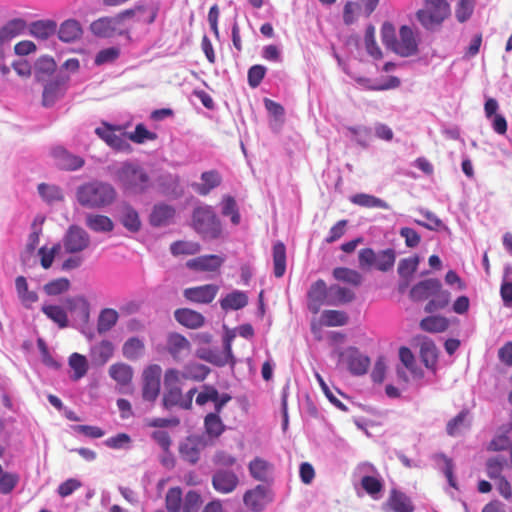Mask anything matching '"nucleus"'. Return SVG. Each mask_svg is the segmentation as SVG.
I'll use <instances>...</instances> for the list:
<instances>
[{
  "mask_svg": "<svg viewBox=\"0 0 512 512\" xmlns=\"http://www.w3.org/2000/svg\"><path fill=\"white\" fill-rule=\"evenodd\" d=\"M111 179L127 196H139L153 185L147 170L137 161L114 162L107 166Z\"/></svg>",
  "mask_w": 512,
  "mask_h": 512,
  "instance_id": "1",
  "label": "nucleus"
},
{
  "mask_svg": "<svg viewBox=\"0 0 512 512\" xmlns=\"http://www.w3.org/2000/svg\"><path fill=\"white\" fill-rule=\"evenodd\" d=\"M76 196L79 204L83 207L102 208L114 201L116 191L109 183L93 181L78 187Z\"/></svg>",
  "mask_w": 512,
  "mask_h": 512,
  "instance_id": "2",
  "label": "nucleus"
},
{
  "mask_svg": "<svg viewBox=\"0 0 512 512\" xmlns=\"http://www.w3.org/2000/svg\"><path fill=\"white\" fill-rule=\"evenodd\" d=\"M359 267L363 270L374 268L387 272L394 267L396 252L392 248L374 251L372 248L361 249L358 253Z\"/></svg>",
  "mask_w": 512,
  "mask_h": 512,
  "instance_id": "3",
  "label": "nucleus"
},
{
  "mask_svg": "<svg viewBox=\"0 0 512 512\" xmlns=\"http://www.w3.org/2000/svg\"><path fill=\"white\" fill-rule=\"evenodd\" d=\"M449 15L447 0H425L424 8L417 12L419 22L427 30L439 27Z\"/></svg>",
  "mask_w": 512,
  "mask_h": 512,
  "instance_id": "4",
  "label": "nucleus"
},
{
  "mask_svg": "<svg viewBox=\"0 0 512 512\" xmlns=\"http://www.w3.org/2000/svg\"><path fill=\"white\" fill-rule=\"evenodd\" d=\"M194 229L204 238L216 239L221 233V223L211 206L205 205L193 211Z\"/></svg>",
  "mask_w": 512,
  "mask_h": 512,
  "instance_id": "5",
  "label": "nucleus"
},
{
  "mask_svg": "<svg viewBox=\"0 0 512 512\" xmlns=\"http://www.w3.org/2000/svg\"><path fill=\"white\" fill-rule=\"evenodd\" d=\"M162 369L157 364L146 367L142 375V398L147 402H155L160 393Z\"/></svg>",
  "mask_w": 512,
  "mask_h": 512,
  "instance_id": "6",
  "label": "nucleus"
},
{
  "mask_svg": "<svg viewBox=\"0 0 512 512\" xmlns=\"http://www.w3.org/2000/svg\"><path fill=\"white\" fill-rule=\"evenodd\" d=\"M89 244V234L77 225H71L62 239L63 248L69 254L82 252L88 248Z\"/></svg>",
  "mask_w": 512,
  "mask_h": 512,
  "instance_id": "7",
  "label": "nucleus"
},
{
  "mask_svg": "<svg viewBox=\"0 0 512 512\" xmlns=\"http://www.w3.org/2000/svg\"><path fill=\"white\" fill-rule=\"evenodd\" d=\"M119 126L111 125L107 122H103L101 126L95 129L96 135L101 138L108 146L117 151H126L130 147L126 133L116 134V131H120Z\"/></svg>",
  "mask_w": 512,
  "mask_h": 512,
  "instance_id": "8",
  "label": "nucleus"
},
{
  "mask_svg": "<svg viewBox=\"0 0 512 512\" xmlns=\"http://www.w3.org/2000/svg\"><path fill=\"white\" fill-rule=\"evenodd\" d=\"M418 52V38L414 30L407 26H401L399 30V39L397 41L394 53L401 57H409Z\"/></svg>",
  "mask_w": 512,
  "mask_h": 512,
  "instance_id": "9",
  "label": "nucleus"
},
{
  "mask_svg": "<svg viewBox=\"0 0 512 512\" xmlns=\"http://www.w3.org/2000/svg\"><path fill=\"white\" fill-rule=\"evenodd\" d=\"M206 445L207 441L203 435H191L180 444L179 452L183 460L195 464Z\"/></svg>",
  "mask_w": 512,
  "mask_h": 512,
  "instance_id": "10",
  "label": "nucleus"
},
{
  "mask_svg": "<svg viewBox=\"0 0 512 512\" xmlns=\"http://www.w3.org/2000/svg\"><path fill=\"white\" fill-rule=\"evenodd\" d=\"M51 156L55 165L62 170L75 171L84 165V160L80 156L70 153L62 146L52 148Z\"/></svg>",
  "mask_w": 512,
  "mask_h": 512,
  "instance_id": "11",
  "label": "nucleus"
},
{
  "mask_svg": "<svg viewBox=\"0 0 512 512\" xmlns=\"http://www.w3.org/2000/svg\"><path fill=\"white\" fill-rule=\"evenodd\" d=\"M385 512H413L414 505L404 492L393 488L385 503L382 505Z\"/></svg>",
  "mask_w": 512,
  "mask_h": 512,
  "instance_id": "12",
  "label": "nucleus"
},
{
  "mask_svg": "<svg viewBox=\"0 0 512 512\" xmlns=\"http://www.w3.org/2000/svg\"><path fill=\"white\" fill-rule=\"evenodd\" d=\"M345 361L349 372L354 376H362L366 374L371 363L370 358L361 353L355 347L347 349Z\"/></svg>",
  "mask_w": 512,
  "mask_h": 512,
  "instance_id": "13",
  "label": "nucleus"
},
{
  "mask_svg": "<svg viewBox=\"0 0 512 512\" xmlns=\"http://www.w3.org/2000/svg\"><path fill=\"white\" fill-rule=\"evenodd\" d=\"M308 309L311 313L317 314L321 306L327 305L328 287L324 280L319 279L313 283L308 291Z\"/></svg>",
  "mask_w": 512,
  "mask_h": 512,
  "instance_id": "14",
  "label": "nucleus"
},
{
  "mask_svg": "<svg viewBox=\"0 0 512 512\" xmlns=\"http://www.w3.org/2000/svg\"><path fill=\"white\" fill-rule=\"evenodd\" d=\"M223 181L222 175L216 169L201 173L200 182L191 184L192 189L200 196H207L212 190L218 188Z\"/></svg>",
  "mask_w": 512,
  "mask_h": 512,
  "instance_id": "15",
  "label": "nucleus"
},
{
  "mask_svg": "<svg viewBox=\"0 0 512 512\" xmlns=\"http://www.w3.org/2000/svg\"><path fill=\"white\" fill-rule=\"evenodd\" d=\"M239 483L237 475L229 470L219 469L212 477L214 489L222 494H228L234 491Z\"/></svg>",
  "mask_w": 512,
  "mask_h": 512,
  "instance_id": "16",
  "label": "nucleus"
},
{
  "mask_svg": "<svg viewBox=\"0 0 512 512\" xmlns=\"http://www.w3.org/2000/svg\"><path fill=\"white\" fill-rule=\"evenodd\" d=\"M68 78L56 77L48 81L43 90V105L51 107L55 102L64 95Z\"/></svg>",
  "mask_w": 512,
  "mask_h": 512,
  "instance_id": "17",
  "label": "nucleus"
},
{
  "mask_svg": "<svg viewBox=\"0 0 512 512\" xmlns=\"http://www.w3.org/2000/svg\"><path fill=\"white\" fill-rule=\"evenodd\" d=\"M243 502L253 512L262 511L268 502V488L264 485H257L246 491Z\"/></svg>",
  "mask_w": 512,
  "mask_h": 512,
  "instance_id": "18",
  "label": "nucleus"
},
{
  "mask_svg": "<svg viewBox=\"0 0 512 512\" xmlns=\"http://www.w3.org/2000/svg\"><path fill=\"white\" fill-rule=\"evenodd\" d=\"M441 282L436 278L422 280L415 284L410 290V298L415 302L431 298L432 295L441 288Z\"/></svg>",
  "mask_w": 512,
  "mask_h": 512,
  "instance_id": "19",
  "label": "nucleus"
},
{
  "mask_svg": "<svg viewBox=\"0 0 512 512\" xmlns=\"http://www.w3.org/2000/svg\"><path fill=\"white\" fill-rule=\"evenodd\" d=\"M119 19L114 17H101L90 25L91 32L99 38H111L115 35Z\"/></svg>",
  "mask_w": 512,
  "mask_h": 512,
  "instance_id": "20",
  "label": "nucleus"
},
{
  "mask_svg": "<svg viewBox=\"0 0 512 512\" xmlns=\"http://www.w3.org/2000/svg\"><path fill=\"white\" fill-rule=\"evenodd\" d=\"M218 287L213 284L185 289L184 296L193 302L210 303L215 298Z\"/></svg>",
  "mask_w": 512,
  "mask_h": 512,
  "instance_id": "21",
  "label": "nucleus"
},
{
  "mask_svg": "<svg viewBox=\"0 0 512 512\" xmlns=\"http://www.w3.org/2000/svg\"><path fill=\"white\" fill-rule=\"evenodd\" d=\"M175 209L165 203L155 204L150 214V224L153 227H163L171 223Z\"/></svg>",
  "mask_w": 512,
  "mask_h": 512,
  "instance_id": "22",
  "label": "nucleus"
},
{
  "mask_svg": "<svg viewBox=\"0 0 512 512\" xmlns=\"http://www.w3.org/2000/svg\"><path fill=\"white\" fill-rule=\"evenodd\" d=\"M67 307L74 318L82 324L88 323L90 319V304L83 296L67 300Z\"/></svg>",
  "mask_w": 512,
  "mask_h": 512,
  "instance_id": "23",
  "label": "nucleus"
},
{
  "mask_svg": "<svg viewBox=\"0 0 512 512\" xmlns=\"http://www.w3.org/2000/svg\"><path fill=\"white\" fill-rule=\"evenodd\" d=\"M223 258L218 255H205L187 262V267L198 271H216L223 263Z\"/></svg>",
  "mask_w": 512,
  "mask_h": 512,
  "instance_id": "24",
  "label": "nucleus"
},
{
  "mask_svg": "<svg viewBox=\"0 0 512 512\" xmlns=\"http://www.w3.org/2000/svg\"><path fill=\"white\" fill-rule=\"evenodd\" d=\"M355 297L354 292L346 287L333 284L328 287L327 306H339L351 302Z\"/></svg>",
  "mask_w": 512,
  "mask_h": 512,
  "instance_id": "25",
  "label": "nucleus"
},
{
  "mask_svg": "<svg viewBox=\"0 0 512 512\" xmlns=\"http://www.w3.org/2000/svg\"><path fill=\"white\" fill-rule=\"evenodd\" d=\"M15 289L21 304L27 309L31 308L39 299L36 291H30L28 289V283L24 276L16 277Z\"/></svg>",
  "mask_w": 512,
  "mask_h": 512,
  "instance_id": "26",
  "label": "nucleus"
},
{
  "mask_svg": "<svg viewBox=\"0 0 512 512\" xmlns=\"http://www.w3.org/2000/svg\"><path fill=\"white\" fill-rule=\"evenodd\" d=\"M174 317L181 325L190 329H197L204 324L202 314L188 308L177 309Z\"/></svg>",
  "mask_w": 512,
  "mask_h": 512,
  "instance_id": "27",
  "label": "nucleus"
},
{
  "mask_svg": "<svg viewBox=\"0 0 512 512\" xmlns=\"http://www.w3.org/2000/svg\"><path fill=\"white\" fill-rule=\"evenodd\" d=\"M82 35V28L77 20L69 19L64 21L58 31L59 39L63 42H74Z\"/></svg>",
  "mask_w": 512,
  "mask_h": 512,
  "instance_id": "28",
  "label": "nucleus"
},
{
  "mask_svg": "<svg viewBox=\"0 0 512 512\" xmlns=\"http://www.w3.org/2000/svg\"><path fill=\"white\" fill-rule=\"evenodd\" d=\"M360 485L373 500L382 498L384 481L381 474H377L373 477H365L360 481Z\"/></svg>",
  "mask_w": 512,
  "mask_h": 512,
  "instance_id": "29",
  "label": "nucleus"
},
{
  "mask_svg": "<svg viewBox=\"0 0 512 512\" xmlns=\"http://www.w3.org/2000/svg\"><path fill=\"white\" fill-rule=\"evenodd\" d=\"M114 346L109 340L101 342L91 347V357L94 363L104 365L113 355Z\"/></svg>",
  "mask_w": 512,
  "mask_h": 512,
  "instance_id": "30",
  "label": "nucleus"
},
{
  "mask_svg": "<svg viewBox=\"0 0 512 512\" xmlns=\"http://www.w3.org/2000/svg\"><path fill=\"white\" fill-rule=\"evenodd\" d=\"M469 412L462 410L454 418L448 421L446 426L447 434L450 436H459L470 427L468 419Z\"/></svg>",
  "mask_w": 512,
  "mask_h": 512,
  "instance_id": "31",
  "label": "nucleus"
},
{
  "mask_svg": "<svg viewBox=\"0 0 512 512\" xmlns=\"http://www.w3.org/2000/svg\"><path fill=\"white\" fill-rule=\"evenodd\" d=\"M248 303V297L245 292L234 290L221 299L220 304L223 310H239Z\"/></svg>",
  "mask_w": 512,
  "mask_h": 512,
  "instance_id": "32",
  "label": "nucleus"
},
{
  "mask_svg": "<svg viewBox=\"0 0 512 512\" xmlns=\"http://www.w3.org/2000/svg\"><path fill=\"white\" fill-rule=\"evenodd\" d=\"M85 223L94 232H111L114 228L112 220L105 215L87 214Z\"/></svg>",
  "mask_w": 512,
  "mask_h": 512,
  "instance_id": "33",
  "label": "nucleus"
},
{
  "mask_svg": "<svg viewBox=\"0 0 512 512\" xmlns=\"http://www.w3.org/2000/svg\"><path fill=\"white\" fill-rule=\"evenodd\" d=\"M167 347L169 353L173 358H179L184 352H189L190 343L189 341L178 333H172L168 336Z\"/></svg>",
  "mask_w": 512,
  "mask_h": 512,
  "instance_id": "34",
  "label": "nucleus"
},
{
  "mask_svg": "<svg viewBox=\"0 0 512 512\" xmlns=\"http://www.w3.org/2000/svg\"><path fill=\"white\" fill-rule=\"evenodd\" d=\"M273 273L275 277L281 278L286 271V247L278 241L273 245Z\"/></svg>",
  "mask_w": 512,
  "mask_h": 512,
  "instance_id": "35",
  "label": "nucleus"
},
{
  "mask_svg": "<svg viewBox=\"0 0 512 512\" xmlns=\"http://www.w3.org/2000/svg\"><path fill=\"white\" fill-rule=\"evenodd\" d=\"M350 201L358 206L366 207V208H380V209H389L390 206L387 202L378 198L374 195L366 194V193H358L350 197Z\"/></svg>",
  "mask_w": 512,
  "mask_h": 512,
  "instance_id": "36",
  "label": "nucleus"
},
{
  "mask_svg": "<svg viewBox=\"0 0 512 512\" xmlns=\"http://www.w3.org/2000/svg\"><path fill=\"white\" fill-rule=\"evenodd\" d=\"M109 375L119 385L125 386L131 382L133 377V370L128 364L116 363L110 366Z\"/></svg>",
  "mask_w": 512,
  "mask_h": 512,
  "instance_id": "37",
  "label": "nucleus"
},
{
  "mask_svg": "<svg viewBox=\"0 0 512 512\" xmlns=\"http://www.w3.org/2000/svg\"><path fill=\"white\" fill-rule=\"evenodd\" d=\"M37 190L42 200L49 205L58 203L64 198L61 188L54 184L41 183Z\"/></svg>",
  "mask_w": 512,
  "mask_h": 512,
  "instance_id": "38",
  "label": "nucleus"
},
{
  "mask_svg": "<svg viewBox=\"0 0 512 512\" xmlns=\"http://www.w3.org/2000/svg\"><path fill=\"white\" fill-rule=\"evenodd\" d=\"M41 311L47 316L48 319L58 325L59 328L68 326V316L64 308L59 305L44 304Z\"/></svg>",
  "mask_w": 512,
  "mask_h": 512,
  "instance_id": "39",
  "label": "nucleus"
},
{
  "mask_svg": "<svg viewBox=\"0 0 512 512\" xmlns=\"http://www.w3.org/2000/svg\"><path fill=\"white\" fill-rule=\"evenodd\" d=\"M248 468L252 478L263 482L268 479L272 465L268 461L256 457L249 463Z\"/></svg>",
  "mask_w": 512,
  "mask_h": 512,
  "instance_id": "40",
  "label": "nucleus"
},
{
  "mask_svg": "<svg viewBox=\"0 0 512 512\" xmlns=\"http://www.w3.org/2000/svg\"><path fill=\"white\" fill-rule=\"evenodd\" d=\"M449 302L450 292L443 290L442 287L438 288V291L432 295L431 299L425 305L424 311L426 313H433L442 310L448 306Z\"/></svg>",
  "mask_w": 512,
  "mask_h": 512,
  "instance_id": "41",
  "label": "nucleus"
},
{
  "mask_svg": "<svg viewBox=\"0 0 512 512\" xmlns=\"http://www.w3.org/2000/svg\"><path fill=\"white\" fill-rule=\"evenodd\" d=\"M57 29V25L52 20H38L30 25V33L39 39H47L52 36Z\"/></svg>",
  "mask_w": 512,
  "mask_h": 512,
  "instance_id": "42",
  "label": "nucleus"
},
{
  "mask_svg": "<svg viewBox=\"0 0 512 512\" xmlns=\"http://www.w3.org/2000/svg\"><path fill=\"white\" fill-rule=\"evenodd\" d=\"M449 326L448 320L443 316H428L420 321V328L430 333L444 332Z\"/></svg>",
  "mask_w": 512,
  "mask_h": 512,
  "instance_id": "43",
  "label": "nucleus"
},
{
  "mask_svg": "<svg viewBox=\"0 0 512 512\" xmlns=\"http://www.w3.org/2000/svg\"><path fill=\"white\" fill-rule=\"evenodd\" d=\"M118 319L119 314L116 310L111 308L101 310L97 323L98 332L103 334L110 331L116 325Z\"/></svg>",
  "mask_w": 512,
  "mask_h": 512,
  "instance_id": "44",
  "label": "nucleus"
},
{
  "mask_svg": "<svg viewBox=\"0 0 512 512\" xmlns=\"http://www.w3.org/2000/svg\"><path fill=\"white\" fill-rule=\"evenodd\" d=\"M333 277L340 282L348 283L353 286H359L362 283V275L347 267H337L333 269Z\"/></svg>",
  "mask_w": 512,
  "mask_h": 512,
  "instance_id": "45",
  "label": "nucleus"
},
{
  "mask_svg": "<svg viewBox=\"0 0 512 512\" xmlns=\"http://www.w3.org/2000/svg\"><path fill=\"white\" fill-rule=\"evenodd\" d=\"M320 322L327 327H340L348 323V316L343 311L325 310L321 314Z\"/></svg>",
  "mask_w": 512,
  "mask_h": 512,
  "instance_id": "46",
  "label": "nucleus"
},
{
  "mask_svg": "<svg viewBox=\"0 0 512 512\" xmlns=\"http://www.w3.org/2000/svg\"><path fill=\"white\" fill-rule=\"evenodd\" d=\"M69 366L73 370L71 379L78 381L83 378L88 371V362L85 356L79 353H72L69 357Z\"/></svg>",
  "mask_w": 512,
  "mask_h": 512,
  "instance_id": "47",
  "label": "nucleus"
},
{
  "mask_svg": "<svg viewBox=\"0 0 512 512\" xmlns=\"http://www.w3.org/2000/svg\"><path fill=\"white\" fill-rule=\"evenodd\" d=\"M122 350L125 358L136 360L143 354L144 343L138 337H131L125 341Z\"/></svg>",
  "mask_w": 512,
  "mask_h": 512,
  "instance_id": "48",
  "label": "nucleus"
},
{
  "mask_svg": "<svg viewBox=\"0 0 512 512\" xmlns=\"http://www.w3.org/2000/svg\"><path fill=\"white\" fill-rule=\"evenodd\" d=\"M500 294L506 307H512V266H506L500 287Z\"/></svg>",
  "mask_w": 512,
  "mask_h": 512,
  "instance_id": "49",
  "label": "nucleus"
},
{
  "mask_svg": "<svg viewBox=\"0 0 512 512\" xmlns=\"http://www.w3.org/2000/svg\"><path fill=\"white\" fill-rule=\"evenodd\" d=\"M204 426L206 433L212 438H217L224 432V424L217 413L207 414L204 419Z\"/></svg>",
  "mask_w": 512,
  "mask_h": 512,
  "instance_id": "50",
  "label": "nucleus"
},
{
  "mask_svg": "<svg viewBox=\"0 0 512 512\" xmlns=\"http://www.w3.org/2000/svg\"><path fill=\"white\" fill-rule=\"evenodd\" d=\"M121 223L127 230L133 233L138 232L141 228L139 214L134 208L130 206L124 209Z\"/></svg>",
  "mask_w": 512,
  "mask_h": 512,
  "instance_id": "51",
  "label": "nucleus"
},
{
  "mask_svg": "<svg viewBox=\"0 0 512 512\" xmlns=\"http://www.w3.org/2000/svg\"><path fill=\"white\" fill-rule=\"evenodd\" d=\"M221 212L223 216H229L231 222L234 225H238L240 223V214L238 211L237 203L235 199L231 196H224L221 203Z\"/></svg>",
  "mask_w": 512,
  "mask_h": 512,
  "instance_id": "52",
  "label": "nucleus"
},
{
  "mask_svg": "<svg viewBox=\"0 0 512 512\" xmlns=\"http://www.w3.org/2000/svg\"><path fill=\"white\" fill-rule=\"evenodd\" d=\"M183 394L181 388H165L162 405L169 410L174 406L182 408Z\"/></svg>",
  "mask_w": 512,
  "mask_h": 512,
  "instance_id": "53",
  "label": "nucleus"
},
{
  "mask_svg": "<svg viewBox=\"0 0 512 512\" xmlns=\"http://www.w3.org/2000/svg\"><path fill=\"white\" fill-rule=\"evenodd\" d=\"M418 211L423 217L426 218V220L428 222L414 219L413 222L415 224L422 226L431 231H436L443 226L442 220L440 218H438L433 212H431L427 209H424V208H419Z\"/></svg>",
  "mask_w": 512,
  "mask_h": 512,
  "instance_id": "54",
  "label": "nucleus"
},
{
  "mask_svg": "<svg viewBox=\"0 0 512 512\" xmlns=\"http://www.w3.org/2000/svg\"><path fill=\"white\" fill-rule=\"evenodd\" d=\"M209 373V369L202 364H192L186 366L181 371V376L183 379H191L196 381H202L206 378Z\"/></svg>",
  "mask_w": 512,
  "mask_h": 512,
  "instance_id": "55",
  "label": "nucleus"
},
{
  "mask_svg": "<svg viewBox=\"0 0 512 512\" xmlns=\"http://www.w3.org/2000/svg\"><path fill=\"white\" fill-rule=\"evenodd\" d=\"M127 141L131 140L134 143L142 144L148 140H155L157 135L149 131L143 124H137L134 132L126 133Z\"/></svg>",
  "mask_w": 512,
  "mask_h": 512,
  "instance_id": "56",
  "label": "nucleus"
},
{
  "mask_svg": "<svg viewBox=\"0 0 512 512\" xmlns=\"http://www.w3.org/2000/svg\"><path fill=\"white\" fill-rule=\"evenodd\" d=\"M120 52V48L116 46L102 49L96 54L94 64L96 66H102L113 63L119 58Z\"/></svg>",
  "mask_w": 512,
  "mask_h": 512,
  "instance_id": "57",
  "label": "nucleus"
},
{
  "mask_svg": "<svg viewBox=\"0 0 512 512\" xmlns=\"http://www.w3.org/2000/svg\"><path fill=\"white\" fill-rule=\"evenodd\" d=\"M475 0H458L455 17L458 22L464 23L470 19L474 12Z\"/></svg>",
  "mask_w": 512,
  "mask_h": 512,
  "instance_id": "58",
  "label": "nucleus"
},
{
  "mask_svg": "<svg viewBox=\"0 0 512 512\" xmlns=\"http://www.w3.org/2000/svg\"><path fill=\"white\" fill-rule=\"evenodd\" d=\"M61 250V244L57 243L53 245L50 249H48L46 246L41 247L38 250V255L40 257V263L41 266L44 269H49L56 257V255Z\"/></svg>",
  "mask_w": 512,
  "mask_h": 512,
  "instance_id": "59",
  "label": "nucleus"
},
{
  "mask_svg": "<svg viewBox=\"0 0 512 512\" xmlns=\"http://www.w3.org/2000/svg\"><path fill=\"white\" fill-rule=\"evenodd\" d=\"M166 508L169 512H179L181 509L182 492L178 487L170 488L166 494Z\"/></svg>",
  "mask_w": 512,
  "mask_h": 512,
  "instance_id": "60",
  "label": "nucleus"
},
{
  "mask_svg": "<svg viewBox=\"0 0 512 512\" xmlns=\"http://www.w3.org/2000/svg\"><path fill=\"white\" fill-rule=\"evenodd\" d=\"M105 446L115 450L129 449L131 447V437L126 433H119L109 437L104 441Z\"/></svg>",
  "mask_w": 512,
  "mask_h": 512,
  "instance_id": "61",
  "label": "nucleus"
},
{
  "mask_svg": "<svg viewBox=\"0 0 512 512\" xmlns=\"http://www.w3.org/2000/svg\"><path fill=\"white\" fill-rule=\"evenodd\" d=\"M170 251L174 256L192 255L199 251V245L191 242L176 241L171 244Z\"/></svg>",
  "mask_w": 512,
  "mask_h": 512,
  "instance_id": "62",
  "label": "nucleus"
},
{
  "mask_svg": "<svg viewBox=\"0 0 512 512\" xmlns=\"http://www.w3.org/2000/svg\"><path fill=\"white\" fill-rule=\"evenodd\" d=\"M70 282L66 278H59L48 282L44 285L43 289L47 295L55 296L62 294L69 289Z\"/></svg>",
  "mask_w": 512,
  "mask_h": 512,
  "instance_id": "63",
  "label": "nucleus"
},
{
  "mask_svg": "<svg viewBox=\"0 0 512 512\" xmlns=\"http://www.w3.org/2000/svg\"><path fill=\"white\" fill-rule=\"evenodd\" d=\"M420 356L426 367L432 366L437 359V349L433 342H423L420 347Z\"/></svg>",
  "mask_w": 512,
  "mask_h": 512,
  "instance_id": "64",
  "label": "nucleus"
}]
</instances>
